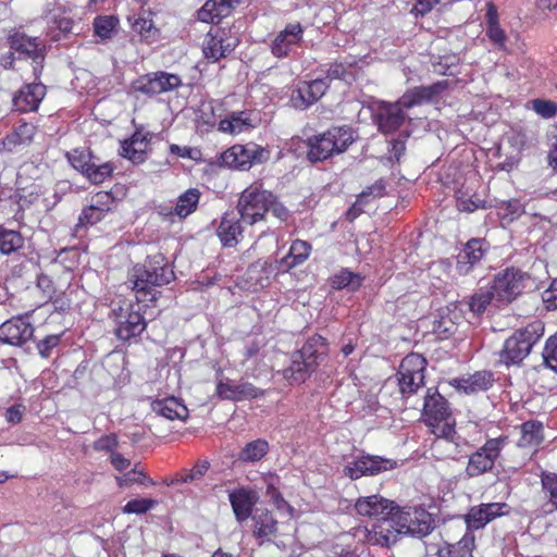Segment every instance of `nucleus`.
I'll return each mask as SVG.
<instances>
[{"instance_id":"1","label":"nucleus","mask_w":557,"mask_h":557,"mask_svg":"<svg viewBox=\"0 0 557 557\" xmlns=\"http://www.w3.org/2000/svg\"><path fill=\"white\" fill-rule=\"evenodd\" d=\"M434 529V521L430 512L419 506L399 508L389 517L388 528L375 525L368 531L367 541L372 545L389 546L397 540L398 534H409L424 537Z\"/></svg>"},{"instance_id":"2","label":"nucleus","mask_w":557,"mask_h":557,"mask_svg":"<svg viewBox=\"0 0 557 557\" xmlns=\"http://www.w3.org/2000/svg\"><path fill=\"white\" fill-rule=\"evenodd\" d=\"M447 86L446 82H437L430 86H420L405 92L396 102H382L374 114L377 128L383 134L396 132L405 122L404 110L420 106L440 95Z\"/></svg>"},{"instance_id":"3","label":"nucleus","mask_w":557,"mask_h":557,"mask_svg":"<svg viewBox=\"0 0 557 557\" xmlns=\"http://www.w3.org/2000/svg\"><path fill=\"white\" fill-rule=\"evenodd\" d=\"M175 275L162 255L148 258L144 264H136L128 274V283L135 292L137 302L156 301L160 287L171 283Z\"/></svg>"},{"instance_id":"4","label":"nucleus","mask_w":557,"mask_h":557,"mask_svg":"<svg viewBox=\"0 0 557 557\" xmlns=\"http://www.w3.org/2000/svg\"><path fill=\"white\" fill-rule=\"evenodd\" d=\"M355 141L354 131L349 126H334L326 132L308 138V159L321 162L341 154Z\"/></svg>"},{"instance_id":"5","label":"nucleus","mask_w":557,"mask_h":557,"mask_svg":"<svg viewBox=\"0 0 557 557\" xmlns=\"http://www.w3.org/2000/svg\"><path fill=\"white\" fill-rule=\"evenodd\" d=\"M543 335L544 323L541 320H535L525 327L516 331L506 339L499 354V361L506 366L520 363Z\"/></svg>"},{"instance_id":"6","label":"nucleus","mask_w":557,"mask_h":557,"mask_svg":"<svg viewBox=\"0 0 557 557\" xmlns=\"http://www.w3.org/2000/svg\"><path fill=\"white\" fill-rule=\"evenodd\" d=\"M422 417L435 436L451 438L456 422L448 401L441 394L437 392L431 393V389L428 391Z\"/></svg>"},{"instance_id":"7","label":"nucleus","mask_w":557,"mask_h":557,"mask_svg":"<svg viewBox=\"0 0 557 557\" xmlns=\"http://www.w3.org/2000/svg\"><path fill=\"white\" fill-rule=\"evenodd\" d=\"M272 201V193L260 184H251L240 195L237 211L243 223L253 225L262 221Z\"/></svg>"},{"instance_id":"8","label":"nucleus","mask_w":557,"mask_h":557,"mask_svg":"<svg viewBox=\"0 0 557 557\" xmlns=\"http://www.w3.org/2000/svg\"><path fill=\"white\" fill-rule=\"evenodd\" d=\"M112 317L115 321V335L122 341L140 335L146 329V322L135 305L128 300H122L113 305Z\"/></svg>"},{"instance_id":"9","label":"nucleus","mask_w":557,"mask_h":557,"mask_svg":"<svg viewBox=\"0 0 557 557\" xmlns=\"http://www.w3.org/2000/svg\"><path fill=\"white\" fill-rule=\"evenodd\" d=\"M270 151L255 143L234 145L221 154L224 166L236 170H248L255 163L265 162Z\"/></svg>"},{"instance_id":"10","label":"nucleus","mask_w":557,"mask_h":557,"mask_svg":"<svg viewBox=\"0 0 557 557\" xmlns=\"http://www.w3.org/2000/svg\"><path fill=\"white\" fill-rule=\"evenodd\" d=\"M426 360L419 354L407 355L398 370V384L403 395L416 393L424 384Z\"/></svg>"},{"instance_id":"11","label":"nucleus","mask_w":557,"mask_h":557,"mask_svg":"<svg viewBox=\"0 0 557 557\" xmlns=\"http://www.w3.org/2000/svg\"><path fill=\"white\" fill-rule=\"evenodd\" d=\"M67 159L74 169L83 173L94 184L104 182L113 172L110 162L96 164L90 152L86 150L74 149L67 152Z\"/></svg>"},{"instance_id":"12","label":"nucleus","mask_w":557,"mask_h":557,"mask_svg":"<svg viewBox=\"0 0 557 557\" xmlns=\"http://www.w3.org/2000/svg\"><path fill=\"white\" fill-rule=\"evenodd\" d=\"M523 280L524 274L513 268L499 272L491 286L496 295V301L510 302L513 300L524 287Z\"/></svg>"},{"instance_id":"13","label":"nucleus","mask_w":557,"mask_h":557,"mask_svg":"<svg viewBox=\"0 0 557 557\" xmlns=\"http://www.w3.org/2000/svg\"><path fill=\"white\" fill-rule=\"evenodd\" d=\"M181 84L182 79L178 75L159 71L140 76L135 81L133 87L135 91L148 96H156L172 91L180 87Z\"/></svg>"},{"instance_id":"14","label":"nucleus","mask_w":557,"mask_h":557,"mask_svg":"<svg viewBox=\"0 0 557 557\" xmlns=\"http://www.w3.org/2000/svg\"><path fill=\"white\" fill-rule=\"evenodd\" d=\"M504 442V438H492L482 448L472 454L467 466L468 475L478 476L491 470L503 448Z\"/></svg>"},{"instance_id":"15","label":"nucleus","mask_w":557,"mask_h":557,"mask_svg":"<svg viewBox=\"0 0 557 557\" xmlns=\"http://www.w3.org/2000/svg\"><path fill=\"white\" fill-rule=\"evenodd\" d=\"M355 508L360 516L382 518L383 522L380 525L388 528L389 517L395 510V504L380 495H371L358 498Z\"/></svg>"},{"instance_id":"16","label":"nucleus","mask_w":557,"mask_h":557,"mask_svg":"<svg viewBox=\"0 0 557 557\" xmlns=\"http://www.w3.org/2000/svg\"><path fill=\"white\" fill-rule=\"evenodd\" d=\"M508 508L506 503H488L472 506L465 516L468 531L472 532L473 530L484 528L494 519L507 513Z\"/></svg>"},{"instance_id":"17","label":"nucleus","mask_w":557,"mask_h":557,"mask_svg":"<svg viewBox=\"0 0 557 557\" xmlns=\"http://www.w3.org/2000/svg\"><path fill=\"white\" fill-rule=\"evenodd\" d=\"M34 327L24 317H14L0 325V342L22 346L32 339Z\"/></svg>"},{"instance_id":"18","label":"nucleus","mask_w":557,"mask_h":557,"mask_svg":"<svg viewBox=\"0 0 557 557\" xmlns=\"http://www.w3.org/2000/svg\"><path fill=\"white\" fill-rule=\"evenodd\" d=\"M304 37V27L300 23H289L271 42V53L278 59L288 57Z\"/></svg>"},{"instance_id":"19","label":"nucleus","mask_w":557,"mask_h":557,"mask_svg":"<svg viewBox=\"0 0 557 557\" xmlns=\"http://www.w3.org/2000/svg\"><path fill=\"white\" fill-rule=\"evenodd\" d=\"M251 522L252 536L259 545L272 542L277 535L278 522L268 509H256Z\"/></svg>"},{"instance_id":"20","label":"nucleus","mask_w":557,"mask_h":557,"mask_svg":"<svg viewBox=\"0 0 557 557\" xmlns=\"http://www.w3.org/2000/svg\"><path fill=\"white\" fill-rule=\"evenodd\" d=\"M329 88L327 81L317 78L311 82H302L292 95V101L297 109H306L317 102Z\"/></svg>"},{"instance_id":"21","label":"nucleus","mask_w":557,"mask_h":557,"mask_svg":"<svg viewBox=\"0 0 557 557\" xmlns=\"http://www.w3.org/2000/svg\"><path fill=\"white\" fill-rule=\"evenodd\" d=\"M490 248V244L480 238L470 239L463 250L459 253L457 260V271L461 275L468 274L471 269L479 263Z\"/></svg>"},{"instance_id":"22","label":"nucleus","mask_w":557,"mask_h":557,"mask_svg":"<svg viewBox=\"0 0 557 557\" xmlns=\"http://www.w3.org/2000/svg\"><path fill=\"white\" fill-rule=\"evenodd\" d=\"M238 44L235 37H227L224 29H218L215 34L208 33L203 41V53L207 58L218 61L232 52Z\"/></svg>"},{"instance_id":"23","label":"nucleus","mask_w":557,"mask_h":557,"mask_svg":"<svg viewBox=\"0 0 557 557\" xmlns=\"http://www.w3.org/2000/svg\"><path fill=\"white\" fill-rule=\"evenodd\" d=\"M151 133L143 128L137 129L129 140L122 144L121 156L131 160L134 164L143 163L147 158V149L151 140Z\"/></svg>"},{"instance_id":"24","label":"nucleus","mask_w":557,"mask_h":557,"mask_svg":"<svg viewBox=\"0 0 557 557\" xmlns=\"http://www.w3.org/2000/svg\"><path fill=\"white\" fill-rule=\"evenodd\" d=\"M243 221L235 212H226L216 228V235L224 247H235L243 237Z\"/></svg>"},{"instance_id":"25","label":"nucleus","mask_w":557,"mask_h":557,"mask_svg":"<svg viewBox=\"0 0 557 557\" xmlns=\"http://www.w3.org/2000/svg\"><path fill=\"white\" fill-rule=\"evenodd\" d=\"M46 95L41 83L27 84L13 98V106L20 112L36 111Z\"/></svg>"},{"instance_id":"26","label":"nucleus","mask_w":557,"mask_h":557,"mask_svg":"<svg viewBox=\"0 0 557 557\" xmlns=\"http://www.w3.org/2000/svg\"><path fill=\"white\" fill-rule=\"evenodd\" d=\"M9 42L11 49L24 58H29L34 61L44 59L45 44L37 37H29L24 33L16 32L10 35Z\"/></svg>"},{"instance_id":"27","label":"nucleus","mask_w":557,"mask_h":557,"mask_svg":"<svg viewBox=\"0 0 557 557\" xmlns=\"http://www.w3.org/2000/svg\"><path fill=\"white\" fill-rule=\"evenodd\" d=\"M228 498L237 521L243 522L253 515L252 508L258 500L256 492L239 488L230 493Z\"/></svg>"},{"instance_id":"28","label":"nucleus","mask_w":557,"mask_h":557,"mask_svg":"<svg viewBox=\"0 0 557 557\" xmlns=\"http://www.w3.org/2000/svg\"><path fill=\"white\" fill-rule=\"evenodd\" d=\"M240 0H207L198 10V18L205 23H219L227 16Z\"/></svg>"},{"instance_id":"29","label":"nucleus","mask_w":557,"mask_h":557,"mask_svg":"<svg viewBox=\"0 0 557 557\" xmlns=\"http://www.w3.org/2000/svg\"><path fill=\"white\" fill-rule=\"evenodd\" d=\"M200 191L197 188H190L183 193L176 201L174 208H161L160 214L164 216L177 215L180 219H185L190 215L199 203Z\"/></svg>"},{"instance_id":"30","label":"nucleus","mask_w":557,"mask_h":557,"mask_svg":"<svg viewBox=\"0 0 557 557\" xmlns=\"http://www.w3.org/2000/svg\"><path fill=\"white\" fill-rule=\"evenodd\" d=\"M36 127L32 123H22L8 134L1 141V150L13 152L18 147L28 145L35 135Z\"/></svg>"},{"instance_id":"31","label":"nucleus","mask_w":557,"mask_h":557,"mask_svg":"<svg viewBox=\"0 0 557 557\" xmlns=\"http://www.w3.org/2000/svg\"><path fill=\"white\" fill-rule=\"evenodd\" d=\"M152 411L168 420H182L188 417V409L175 397L157 399L151 404Z\"/></svg>"},{"instance_id":"32","label":"nucleus","mask_w":557,"mask_h":557,"mask_svg":"<svg viewBox=\"0 0 557 557\" xmlns=\"http://www.w3.org/2000/svg\"><path fill=\"white\" fill-rule=\"evenodd\" d=\"M311 252V245L308 242L297 239L290 245L288 253L280 260L284 270H290L304 263Z\"/></svg>"},{"instance_id":"33","label":"nucleus","mask_w":557,"mask_h":557,"mask_svg":"<svg viewBox=\"0 0 557 557\" xmlns=\"http://www.w3.org/2000/svg\"><path fill=\"white\" fill-rule=\"evenodd\" d=\"M300 358L306 361H311L315 368L323 356L326 354V343L324 337L320 335H313L310 337L300 350L297 351Z\"/></svg>"},{"instance_id":"34","label":"nucleus","mask_w":557,"mask_h":557,"mask_svg":"<svg viewBox=\"0 0 557 557\" xmlns=\"http://www.w3.org/2000/svg\"><path fill=\"white\" fill-rule=\"evenodd\" d=\"M250 127H253V124L250 115L245 111L233 112L219 123V131L228 134H239Z\"/></svg>"},{"instance_id":"35","label":"nucleus","mask_w":557,"mask_h":557,"mask_svg":"<svg viewBox=\"0 0 557 557\" xmlns=\"http://www.w3.org/2000/svg\"><path fill=\"white\" fill-rule=\"evenodd\" d=\"M310 362L294 352L290 366L284 370V376L294 383L304 382L315 369Z\"/></svg>"},{"instance_id":"36","label":"nucleus","mask_w":557,"mask_h":557,"mask_svg":"<svg viewBox=\"0 0 557 557\" xmlns=\"http://www.w3.org/2000/svg\"><path fill=\"white\" fill-rule=\"evenodd\" d=\"M543 441V424L536 421H527L521 425V436L518 441L520 447L534 448Z\"/></svg>"},{"instance_id":"37","label":"nucleus","mask_w":557,"mask_h":557,"mask_svg":"<svg viewBox=\"0 0 557 557\" xmlns=\"http://www.w3.org/2000/svg\"><path fill=\"white\" fill-rule=\"evenodd\" d=\"M492 373L486 371L475 372L467 379H461L458 382V388L462 389L466 394H473L486 391L492 385Z\"/></svg>"},{"instance_id":"38","label":"nucleus","mask_w":557,"mask_h":557,"mask_svg":"<svg viewBox=\"0 0 557 557\" xmlns=\"http://www.w3.org/2000/svg\"><path fill=\"white\" fill-rule=\"evenodd\" d=\"M542 491L546 504L543 506L545 513H550L557 510V474L552 472H542L541 474Z\"/></svg>"},{"instance_id":"39","label":"nucleus","mask_w":557,"mask_h":557,"mask_svg":"<svg viewBox=\"0 0 557 557\" xmlns=\"http://www.w3.org/2000/svg\"><path fill=\"white\" fill-rule=\"evenodd\" d=\"M269 451V444L264 440L252 441L239 451L238 460L243 462H257L261 460Z\"/></svg>"},{"instance_id":"40","label":"nucleus","mask_w":557,"mask_h":557,"mask_svg":"<svg viewBox=\"0 0 557 557\" xmlns=\"http://www.w3.org/2000/svg\"><path fill=\"white\" fill-rule=\"evenodd\" d=\"M364 475H374L382 471L395 468L396 462L391 459H384L379 456H363L358 459Z\"/></svg>"},{"instance_id":"41","label":"nucleus","mask_w":557,"mask_h":557,"mask_svg":"<svg viewBox=\"0 0 557 557\" xmlns=\"http://www.w3.org/2000/svg\"><path fill=\"white\" fill-rule=\"evenodd\" d=\"M24 245V238L20 232L7 230L0 225V251L10 255Z\"/></svg>"},{"instance_id":"42","label":"nucleus","mask_w":557,"mask_h":557,"mask_svg":"<svg viewBox=\"0 0 557 557\" xmlns=\"http://www.w3.org/2000/svg\"><path fill=\"white\" fill-rule=\"evenodd\" d=\"M473 547L474 535L471 531L467 530L460 541L447 546L446 555L447 557H472Z\"/></svg>"},{"instance_id":"43","label":"nucleus","mask_w":557,"mask_h":557,"mask_svg":"<svg viewBox=\"0 0 557 557\" xmlns=\"http://www.w3.org/2000/svg\"><path fill=\"white\" fill-rule=\"evenodd\" d=\"M362 278L359 274L350 272L346 269L341 270L332 277V286L336 289L350 288L355 290L360 287Z\"/></svg>"},{"instance_id":"44","label":"nucleus","mask_w":557,"mask_h":557,"mask_svg":"<svg viewBox=\"0 0 557 557\" xmlns=\"http://www.w3.org/2000/svg\"><path fill=\"white\" fill-rule=\"evenodd\" d=\"M119 20L113 15H100L94 20L95 35L101 39H109L115 32Z\"/></svg>"},{"instance_id":"45","label":"nucleus","mask_w":557,"mask_h":557,"mask_svg":"<svg viewBox=\"0 0 557 557\" xmlns=\"http://www.w3.org/2000/svg\"><path fill=\"white\" fill-rule=\"evenodd\" d=\"M493 300L496 301V295L493 289L491 287L481 288L471 297L469 302L470 310L475 314H482Z\"/></svg>"},{"instance_id":"46","label":"nucleus","mask_w":557,"mask_h":557,"mask_svg":"<svg viewBox=\"0 0 557 557\" xmlns=\"http://www.w3.org/2000/svg\"><path fill=\"white\" fill-rule=\"evenodd\" d=\"M115 480L120 487L131 486L132 484H135V483H137V484H146V483L154 484V482L151 479H149L144 471L137 470V469H133V470L128 471L123 476H116Z\"/></svg>"},{"instance_id":"47","label":"nucleus","mask_w":557,"mask_h":557,"mask_svg":"<svg viewBox=\"0 0 557 557\" xmlns=\"http://www.w3.org/2000/svg\"><path fill=\"white\" fill-rule=\"evenodd\" d=\"M484 207V201L476 196H467L459 190L457 193V208L459 211L473 212Z\"/></svg>"},{"instance_id":"48","label":"nucleus","mask_w":557,"mask_h":557,"mask_svg":"<svg viewBox=\"0 0 557 557\" xmlns=\"http://www.w3.org/2000/svg\"><path fill=\"white\" fill-rule=\"evenodd\" d=\"M89 203L98 211L107 213L114 208L115 199L109 191H99L90 198Z\"/></svg>"},{"instance_id":"49","label":"nucleus","mask_w":557,"mask_h":557,"mask_svg":"<svg viewBox=\"0 0 557 557\" xmlns=\"http://www.w3.org/2000/svg\"><path fill=\"white\" fill-rule=\"evenodd\" d=\"M73 21L66 16H54L49 27L54 40H59L61 36L72 30Z\"/></svg>"},{"instance_id":"50","label":"nucleus","mask_w":557,"mask_h":557,"mask_svg":"<svg viewBox=\"0 0 557 557\" xmlns=\"http://www.w3.org/2000/svg\"><path fill=\"white\" fill-rule=\"evenodd\" d=\"M531 108L544 119H550L557 113V103L552 100L534 99Z\"/></svg>"},{"instance_id":"51","label":"nucleus","mask_w":557,"mask_h":557,"mask_svg":"<svg viewBox=\"0 0 557 557\" xmlns=\"http://www.w3.org/2000/svg\"><path fill=\"white\" fill-rule=\"evenodd\" d=\"M157 504V500L150 498L132 499L123 507L125 513H145Z\"/></svg>"},{"instance_id":"52","label":"nucleus","mask_w":557,"mask_h":557,"mask_svg":"<svg viewBox=\"0 0 557 557\" xmlns=\"http://www.w3.org/2000/svg\"><path fill=\"white\" fill-rule=\"evenodd\" d=\"M543 358L545 363L557 372V333L547 339Z\"/></svg>"},{"instance_id":"53","label":"nucleus","mask_w":557,"mask_h":557,"mask_svg":"<svg viewBox=\"0 0 557 557\" xmlns=\"http://www.w3.org/2000/svg\"><path fill=\"white\" fill-rule=\"evenodd\" d=\"M486 36L499 50L506 51L507 36L499 24L486 26Z\"/></svg>"},{"instance_id":"54","label":"nucleus","mask_w":557,"mask_h":557,"mask_svg":"<svg viewBox=\"0 0 557 557\" xmlns=\"http://www.w3.org/2000/svg\"><path fill=\"white\" fill-rule=\"evenodd\" d=\"M499 209L503 211V216L509 221L519 218L524 212L523 205L517 199L504 201Z\"/></svg>"},{"instance_id":"55","label":"nucleus","mask_w":557,"mask_h":557,"mask_svg":"<svg viewBox=\"0 0 557 557\" xmlns=\"http://www.w3.org/2000/svg\"><path fill=\"white\" fill-rule=\"evenodd\" d=\"M60 335L52 334L46 336L44 339L37 343V349L42 358H49L52 354V349L60 344Z\"/></svg>"},{"instance_id":"56","label":"nucleus","mask_w":557,"mask_h":557,"mask_svg":"<svg viewBox=\"0 0 557 557\" xmlns=\"http://www.w3.org/2000/svg\"><path fill=\"white\" fill-rule=\"evenodd\" d=\"M210 463L208 460H201L195 465L185 475L181 478L182 482H191L200 480L208 471Z\"/></svg>"},{"instance_id":"57","label":"nucleus","mask_w":557,"mask_h":557,"mask_svg":"<svg viewBox=\"0 0 557 557\" xmlns=\"http://www.w3.org/2000/svg\"><path fill=\"white\" fill-rule=\"evenodd\" d=\"M104 215L106 213L98 211V209L89 203V206L85 208L79 215V223L94 225L101 221Z\"/></svg>"},{"instance_id":"58","label":"nucleus","mask_w":557,"mask_h":557,"mask_svg":"<svg viewBox=\"0 0 557 557\" xmlns=\"http://www.w3.org/2000/svg\"><path fill=\"white\" fill-rule=\"evenodd\" d=\"M268 267H270L268 264V262H257L252 265L249 267L248 271H247V274L249 276L250 280H255L256 281V284L259 285L260 287H264L268 282H269V275H267L265 277H259L258 274L261 272V271H267Z\"/></svg>"},{"instance_id":"59","label":"nucleus","mask_w":557,"mask_h":557,"mask_svg":"<svg viewBox=\"0 0 557 557\" xmlns=\"http://www.w3.org/2000/svg\"><path fill=\"white\" fill-rule=\"evenodd\" d=\"M216 394L222 399L239 400L238 384L220 382L216 386Z\"/></svg>"},{"instance_id":"60","label":"nucleus","mask_w":557,"mask_h":557,"mask_svg":"<svg viewBox=\"0 0 557 557\" xmlns=\"http://www.w3.org/2000/svg\"><path fill=\"white\" fill-rule=\"evenodd\" d=\"M457 62L458 58L456 55L441 57L440 61L434 64V71L441 75H453L451 66Z\"/></svg>"},{"instance_id":"61","label":"nucleus","mask_w":557,"mask_h":557,"mask_svg":"<svg viewBox=\"0 0 557 557\" xmlns=\"http://www.w3.org/2000/svg\"><path fill=\"white\" fill-rule=\"evenodd\" d=\"M117 437L114 434H110L96 441L94 448L98 451H112L117 446Z\"/></svg>"},{"instance_id":"62","label":"nucleus","mask_w":557,"mask_h":557,"mask_svg":"<svg viewBox=\"0 0 557 557\" xmlns=\"http://www.w3.org/2000/svg\"><path fill=\"white\" fill-rule=\"evenodd\" d=\"M543 301L546 304L547 309H557V278H555L550 286L543 293Z\"/></svg>"},{"instance_id":"63","label":"nucleus","mask_w":557,"mask_h":557,"mask_svg":"<svg viewBox=\"0 0 557 557\" xmlns=\"http://www.w3.org/2000/svg\"><path fill=\"white\" fill-rule=\"evenodd\" d=\"M269 211H271L272 214L275 218H277L281 222H285L289 218L288 209L284 205L278 202L273 194H272V201H271V206L269 207Z\"/></svg>"},{"instance_id":"64","label":"nucleus","mask_w":557,"mask_h":557,"mask_svg":"<svg viewBox=\"0 0 557 557\" xmlns=\"http://www.w3.org/2000/svg\"><path fill=\"white\" fill-rule=\"evenodd\" d=\"M24 412L25 407L23 405L11 406L5 411V420L12 424L20 423L22 421Z\"/></svg>"}]
</instances>
